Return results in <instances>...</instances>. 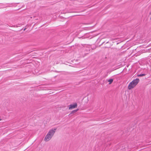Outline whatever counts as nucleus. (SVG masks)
<instances>
[{"mask_svg": "<svg viewBox=\"0 0 151 151\" xmlns=\"http://www.w3.org/2000/svg\"><path fill=\"white\" fill-rule=\"evenodd\" d=\"M56 129V128H55L50 130L45 138V141L47 142L50 140L54 135Z\"/></svg>", "mask_w": 151, "mask_h": 151, "instance_id": "nucleus-1", "label": "nucleus"}, {"mask_svg": "<svg viewBox=\"0 0 151 151\" xmlns=\"http://www.w3.org/2000/svg\"><path fill=\"white\" fill-rule=\"evenodd\" d=\"M139 81V78H136L133 80L129 84L128 89L129 90H131L134 88L138 84Z\"/></svg>", "mask_w": 151, "mask_h": 151, "instance_id": "nucleus-2", "label": "nucleus"}, {"mask_svg": "<svg viewBox=\"0 0 151 151\" xmlns=\"http://www.w3.org/2000/svg\"><path fill=\"white\" fill-rule=\"evenodd\" d=\"M77 106V104L76 103H75L73 104H70L69 106V109L71 110L74 108H76Z\"/></svg>", "mask_w": 151, "mask_h": 151, "instance_id": "nucleus-3", "label": "nucleus"}, {"mask_svg": "<svg viewBox=\"0 0 151 151\" xmlns=\"http://www.w3.org/2000/svg\"><path fill=\"white\" fill-rule=\"evenodd\" d=\"M113 79H110L108 81L109 82V84H111L112 83V82H113Z\"/></svg>", "mask_w": 151, "mask_h": 151, "instance_id": "nucleus-4", "label": "nucleus"}, {"mask_svg": "<svg viewBox=\"0 0 151 151\" xmlns=\"http://www.w3.org/2000/svg\"><path fill=\"white\" fill-rule=\"evenodd\" d=\"M145 74H140L139 75H137V76L138 77H141V76H145Z\"/></svg>", "mask_w": 151, "mask_h": 151, "instance_id": "nucleus-5", "label": "nucleus"}, {"mask_svg": "<svg viewBox=\"0 0 151 151\" xmlns=\"http://www.w3.org/2000/svg\"><path fill=\"white\" fill-rule=\"evenodd\" d=\"M78 109L74 110L73 111V112H76L77 111H78Z\"/></svg>", "mask_w": 151, "mask_h": 151, "instance_id": "nucleus-6", "label": "nucleus"}, {"mask_svg": "<svg viewBox=\"0 0 151 151\" xmlns=\"http://www.w3.org/2000/svg\"><path fill=\"white\" fill-rule=\"evenodd\" d=\"M150 15H151V17L150 18V19H151V13H150Z\"/></svg>", "mask_w": 151, "mask_h": 151, "instance_id": "nucleus-7", "label": "nucleus"}, {"mask_svg": "<svg viewBox=\"0 0 151 151\" xmlns=\"http://www.w3.org/2000/svg\"><path fill=\"white\" fill-rule=\"evenodd\" d=\"M1 120V119H0V121Z\"/></svg>", "mask_w": 151, "mask_h": 151, "instance_id": "nucleus-8", "label": "nucleus"}]
</instances>
